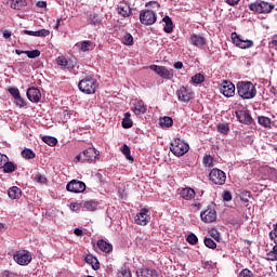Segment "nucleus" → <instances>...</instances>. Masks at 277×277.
<instances>
[{"label": "nucleus", "mask_w": 277, "mask_h": 277, "mask_svg": "<svg viewBox=\"0 0 277 277\" xmlns=\"http://www.w3.org/2000/svg\"><path fill=\"white\" fill-rule=\"evenodd\" d=\"M209 235L210 237H212V239H215V241H220V232H217V229L215 228L210 229Z\"/></svg>", "instance_id": "nucleus-46"}, {"label": "nucleus", "mask_w": 277, "mask_h": 277, "mask_svg": "<svg viewBox=\"0 0 277 277\" xmlns=\"http://www.w3.org/2000/svg\"><path fill=\"white\" fill-rule=\"evenodd\" d=\"M180 196L184 200H194L196 198V192L192 187H186L180 192Z\"/></svg>", "instance_id": "nucleus-20"}, {"label": "nucleus", "mask_w": 277, "mask_h": 277, "mask_svg": "<svg viewBox=\"0 0 277 277\" xmlns=\"http://www.w3.org/2000/svg\"><path fill=\"white\" fill-rule=\"evenodd\" d=\"M117 14L123 18L129 17L132 14L131 6L127 2H120L117 6Z\"/></svg>", "instance_id": "nucleus-17"}, {"label": "nucleus", "mask_w": 277, "mask_h": 277, "mask_svg": "<svg viewBox=\"0 0 277 277\" xmlns=\"http://www.w3.org/2000/svg\"><path fill=\"white\" fill-rule=\"evenodd\" d=\"M223 200H225V202H230L233 200V195L230 194V192H225L223 194Z\"/></svg>", "instance_id": "nucleus-55"}, {"label": "nucleus", "mask_w": 277, "mask_h": 277, "mask_svg": "<svg viewBox=\"0 0 277 277\" xmlns=\"http://www.w3.org/2000/svg\"><path fill=\"white\" fill-rule=\"evenodd\" d=\"M249 9L255 14H269L274 10V4L266 1H256L249 4Z\"/></svg>", "instance_id": "nucleus-4"}, {"label": "nucleus", "mask_w": 277, "mask_h": 277, "mask_svg": "<svg viewBox=\"0 0 277 277\" xmlns=\"http://www.w3.org/2000/svg\"><path fill=\"white\" fill-rule=\"evenodd\" d=\"M3 172H5L6 174H10L12 172H14V170H16V166H14V163L9 162V160L4 163V166L2 167Z\"/></svg>", "instance_id": "nucleus-36"}, {"label": "nucleus", "mask_w": 277, "mask_h": 277, "mask_svg": "<svg viewBox=\"0 0 277 277\" xmlns=\"http://www.w3.org/2000/svg\"><path fill=\"white\" fill-rule=\"evenodd\" d=\"M237 93L240 98L250 100L256 96V87L250 81H240L237 83Z\"/></svg>", "instance_id": "nucleus-1"}, {"label": "nucleus", "mask_w": 277, "mask_h": 277, "mask_svg": "<svg viewBox=\"0 0 277 277\" xmlns=\"http://www.w3.org/2000/svg\"><path fill=\"white\" fill-rule=\"evenodd\" d=\"M56 64H58L61 68H66L67 70H72V68H75V64L71 62H68V60H66V57L64 56H58L56 58Z\"/></svg>", "instance_id": "nucleus-22"}, {"label": "nucleus", "mask_w": 277, "mask_h": 277, "mask_svg": "<svg viewBox=\"0 0 277 277\" xmlns=\"http://www.w3.org/2000/svg\"><path fill=\"white\" fill-rule=\"evenodd\" d=\"M25 55H27L29 60H36V57H40V51L39 50L25 51Z\"/></svg>", "instance_id": "nucleus-39"}, {"label": "nucleus", "mask_w": 277, "mask_h": 277, "mask_svg": "<svg viewBox=\"0 0 277 277\" xmlns=\"http://www.w3.org/2000/svg\"><path fill=\"white\" fill-rule=\"evenodd\" d=\"M78 88L83 94H95L98 89V81L92 76H87L79 82Z\"/></svg>", "instance_id": "nucleus-2"}, {"label": "nucleus", "mask_w": 277, "mask_h": 277, "mask_svg": "<svg viewBox=\"0 0 277 277\" xmlns=\"http://www.w3.org/2000/svg\"><path fill=\"white\" fill-rule=\"evenodd\" d=\"M203 166H206V168H213V158L211 156H205Z\"/></svg>", "instance_id": "nucleus-44"}, {"label": "nucleus", "mask_w": 277, "mask_h": 277, "mask_svg": "<svg viewBox=\"0 0 277 277\" xmlns=\"http://www.w3.org/2000/svg\"><path fill=\"white\" fill-rule=\"evenodd\" d=\"M42 140L48 146H55L57 144V138L53 136H43Z\"/></svg>", "instance_id": "nucleus-37"}, {"label": "nucleus", "mask_w": 277, "mask_h": 277, "mask_svg": "<svg viewBox=\"0 0 277 277\" xmlns=\"http://www.w3.org/2000/svg\"><path fill=\"white\" fill-rule=\"evenodd\" d=\"M209 176L214 185H224L226 183V173L220 169H212Z\"/></svg>", "instance_id": "nucleus-9"}, {"label": "nucleus", "mask_w": 277, "mask_h": 277, "mask_svg": "<svg viewBox=\"0 0 277 277\" xmlns=\"http://www.w3.org/2000/svg\"><path fill=\"white\" fill-rule=\"evenodd\" d=\"M8 196L11 198V200H18L23 196V192L21 188L12 186L9 188Z\"/></svg>", "instance_id": "nucleus-24"}, {"label": "nucleus", "mask_w": 277, "mask_h": 277, "mask_svg": "<svg viewBox=\"0 0 277 277\" xmlns=\"http://www.w3.org/2000/svg\"><path fill=\"white\" fill-rule=\"evenodd\" d=\"M25 6H27V0H12L11 2L13 10H23Z\"/></svg>", "instance_id": "nucleus-30"}, {"label": "nucleus", "mask_w": 277, "mask_h": 277, "mask_svg": "<svg viewBox=\"0 0 277 277\" xmlns=\"http://www.w3.org/2000/svg\"><path fill=\"white\" fill-rule=\"evenodd\" d=\"M217 129H219V132L223 133L224 135H226V133H228L229 131L228 126L226 124H219Z\"/></svg>", "instance_id": "nucleus-53"}, {"label": "nucleus", "mask_w": 277, "mask_h": 277, "mask_svg": "<svg viewBox=\"0 0 277 277\" xmlns=\"http://www.w3.org/2000/svg\"><path fill=\"white\" fill-rule=\"evenodd\" d=\"M189 42L194 47H198V49H202V47L207 44V39H205V37L200 35H192L189 38Z\"/></svg>", "instance_id": "nucleus-19"}, {"label": "nucleus", "mask_w": 277, "mask_h": 277, "mask_svg": "<svg viewBox=\"0 0 277 277\" xmlns=\"http://www.w3.org/2000/svg\"><path fill=\"white\" fill-rule=\"evenodd\" d=\"M26 95L31 103H40V98H42V93L37 88H29Z\"/></svg>", "instance_id": "nucleus-16"}, {"label": "nucleus", "mask_w": 277, "mask_h": 277, "mask_svg": "<svg viewBox=\"0 0 277 277\" xmlns=\"http://www.w3.org/2000/svg\"><path fill=\"white\" fill-rule=\"evenodd\" d=\"M272 44H274V47H277V34L273 36Z\"/></svg>", "instance_id": "nucleus-64"}, {"label": "nucleus", "mask_w": 277, "mask_h": 277, "mask_svg": "<svg viewBox=\"0 0 277 277\" xmlns=\"http://www.w3.org/2000/svg\"><path fill=\"white\" fill-rule=\"evenodd\" d=\"M149 69L156 72L161 79L170 80L174 77V69L166 66L150 65Z\"/></svg>", "instance_id": "nucleus-7"}, {"label": "nucleus", "mask_w": 277, "mask_h": 277, "mask_svg": "<svg viewBox=\"0 0 277 277\" xmlns=\"http://www.w3.org/2000/svg\"><path fill=\"white\" fill-rule=\"evenodd\" d=\"M269 238L272 241L277 242V223L275 224L274 230L269 233Z\"/></svg>", "instance_id": "nucleus-51"}, {"label": "nucleus", "mask_w": 277, "mask_h": 277, "mask_svg": "<svg viewBox=\"0 0 277 277\" xmlns=\"http://www.w3.org/2000/svg\"><path fill=\"white\" fill-rule=\"evenodd\" d=\"M146 8H159L157 1H149L146 3Z\"/></svg>", "instance_id": "nucleus-56"}, {"label": "nucleus", "mask_w": 277, "mask_h": 277, "mask_svg": "<svg viewBox=\"0 0 277 277\" xmlns=\"http://www.w3.org/2000/svg\"><path fill=\"white\" fill-rule=\"evenodd\" d=\"M85 263L92 265L93 269H98L101 267V265L98 264V260L93 255H87Z\"/></svg>", "instance_id": "nucleus-31"}, {"label": "nucleus", "mask_w": 277, "mask_h": 277, "mask_svg": "<svg viewBox=\"0 0 277 277\" xmlns=\"http://www.w3.org/2000/svg\"><path fill=\"white\" fill-rule=\"evenodd\" d=\"M3 38H5V39L12 38V32L10 30H4L3 31Z\"/></svg>", "instance_id": "nucleus-62"}, {"label": "nucleus", "mask_w": 277, "mask_h": 277, "mask_svg": "<svg viewBox=\"0 0 277 277\" xmlns=\"http://www.w3.org/2000/svg\"><path fill=\"white\" fill-rule=\"evenodd\" d=\"M89 23H91V25H98V23H101V18H98V15L92 14L89 17Z\"/></svg>", "instance_id": "nucleus-47"}, {"label": "nucleus", "mask_w": 277, "mask_h": 277, "mask_svg": "<svg viewBox=\"0 0 277 277\" xmlns=\"http://www.w3.org/2000/svg\"><path fill=\"white\" fill-rule=\"evenodd\" d=\"M159 124L162 127V129H170V127L174 124V121L171 117H163L160 119Z\"/></svg>", "instance_id": "nucleus-32"}, {"label": "nucleus", "mask_w": 277, "mask_h": 277, "mask_svg": "<svg viewBox=\"0 0 277 277\" xmlns=\"http://www.w3.org/2000/svg\"><path fill=\"white\" fill-rule=\"evenodd\" d=\"M97 248H100V250L102 252H106V253H109V252H111V250H114V247L111 246V243H109L105 240H98Z\"/></svg>", "instance_id": "nucleus-26"}, {"label": "nucleus", "mask_w": 277, "mask_h": 277, "mask_svg": "<svg viewBox=\"0 0 277 277\" xmlns=\"http://www.w3.org/2000/svg\"><path fill=\"white\" fill-rule=\"evenodd\" d=\"M9 93L11 94V96H13V98H15V101L21 96V91H18V89L16 88H10Z\"/></svg>", "instance_id": "nucleus-48"}, {"label": "nucleus", "mask_w": 277, "mask_h": 277, "mask_svg": "<svg viewBox=\"0 0 277 277\" xmlns=\"http://www.w3.org/2000/svg\"><path fill=\"white\" fill-rule=\"evenodd\" d=\"M140 21L142 25H155L157 23V14L155 11L146 10L140 14Z\"/></svg>", "instance_id": "nucleus-10"}, {"label": "nucleus", "mask_w": 277, "mask_h": 277, "mask_svg": "<svg viewBox=\"0 0 277 277\" xmlns=\"http://www.w3.org/2000/svg\"><path fill=\"white\" fill-rule=\"evenodd\" d=\"M186 241H188L190 246H196V243H198V237L195 234H190L187 236Z\"/></svg>", "instance_id": "nucleus-45"}, {"label": "nucleus", "mask_w": 277, "mask_h": 277, "mask_svg": "<svg viewBox=\"0 0 277 277\" xmlns=\"http://www.w3.org/2000/svg\"><path fill=\"white\" fill-rule=\"evenodd\" d=\"M171 153L175 155V157H183L189 150V145L183 142L181 138H175L171 143L170 147Z\"/></svg>", "instance_id": "nucleus-5"}, {"label": "nucleus", "mask_w": 277, "mask_h": 277, "mask_svg": "<svg viewBox=\"0 0 277 277\" xmlns=\"http://www.w3.org/2000/svg\"><path fill=\"white\" fill-rule=\"evenodd\" d=\"M239 277H254L252 271L245 268L239 273Z\"/></svg>", "instance_id": "nucleus-49"}, {"label": "nucleus", "mask_w": 277, "mask_h": 277, "mask_svg": "<svg viewBox=\"0 0 277 277\" xmlns=\"http://www.w3.org/2000/svg\"><path fill=\"white\" fill-rule=\"evenodd\" d=\"M80 207H79V203H71L70 205V210L71 211H79Z\"/></svg>", "instance_id": "nucleus-58"}, {"label": "nucleus", "mask_w": 277, "mask_h": 277, "mask_svg": "<svg viewBox=\"0 0 277 277\" xmlns=\"http://www.w3.org/2000/svg\"><path fill=\"white\" fill-rule=\"evenodd\" d=\"M24 34L26 36H35V38H47V36H49V34H51V31H49L47 29H40V30H37V31L24 30Z\"/></svg>", "instance_id": "nucleus-23"}, {"label": "nucleus", "mask_w": 277, "mask_h": 277, "mask_svg": "<svg viewBox=\"0 0 277 277\" xmlns=\"http://www.w3.org/2000/svg\"><path fill=\"white\" fill-rule=\"evenodd\" d=\"M15 103L17 107H25L27 105V102H25V100L21 97V95L17 98H15Z\"/></svg>", "instance_id": "nucleus-52"}, {"label": "nucleus", "mask_w": 277, "mask_h": 277, "mask_svg": "<svg viewBox=\"0 0 277 277\" xmlns=\"http://www.w3.org/2000/svg\"><path fill=\"white\" fill-rule=\"evenodd\" d=\"M221 94L225 95L227 98L235 96V84L230 81H223L220 87Z\"/></svg>", "instance_id": "nucleus-13"}, {"label": "nucleus", "mask_w": 277, "mask_h": 277, "mask_svg": "<svg viewBox=\"0 0 277 277\" xmlns=\"http://www.w3.org/2000/svg\"><path fill=\"white\" fill-rule=\"evenodd\" d=\"M193 83H202L205 81V76L201 74H196L195 76L192 77Z\"/></svg>", "instance_id": "nucleus-43"}, {"label": "nucleus", "mask_w": 277, "mask_h": 277, "mask_svg": "<svg viewBox=\"0 0 277 277\" xmlns=\"http://www.w3.org/2000/svg\"><path fill=\"white\" fill-rule=\"evenodd\" d=\"M236 118L243 124H252V116L247 110H237Z\"/></svg>", "instance_id": "nucleus-18"}, {"label": "nucleus", "mask_w": 277, "mask_h": 277, "mask_svg": "<svg viewBox=\"0 0 277 277\" xmlns=\"http://www.w3.org/2000/svg\"><path fill=\"white\" fill-rule=\"evenodd\" d=\"M123 129H131L133 127V120H131V114L126 113L124 118L122 119Z\"/></svg>", "instance_id": "nucleus-33"}, {"label": "nucleus", "mask_w": 277, "mask_h": 277, "mask_svg": "<svg viewBox=\"0 0 277 277\" xmlns=\"http://www.w3.org/2000/svg\"><path fill=\"white\" fill-rule=\"evenodd\" d=\"M137 277H157V272L149 268H141L136 271Z\"/></svg>", "instance_id": "nucleus-25"}, {"label": "nucleus", "mask_w": 277, "mask_h": 277, "mask_svg": "<svg viewBox=\"0 0 277 277\" xmlns=\"http://www.w3.org/2000/svg\"><path fill=\"white\" fill-rule=\"evenodd\" d=\"M162 21L166 24L163 28L166 34H172L174 29V24H172V18H170V16H164Z\"/></svg>", "instance_id": "nucleus-29"}, {"label": "nucleus", "mask_w": 277, "mask_h": 277, "mask_svg": "<svg viewBox=\"0 0 277 277\" xmlns=\"http://www.w3.org/2000/svg\"><path fill=\"white\" fill-rule=\"evenodd\" d=\"M174 68H176V70H181V68H183V63L182 62H176L174 63Z\"/></svg>", "instance_id": "nucleus-59"}, {"label": "nucleus", "mask_w": 277, "mask_h": 277, "mask_svg": "<svg viewBox=\"0 0 277 277\" xmlns=\"http://www.w3.org/2000/svg\"><path fill=\"white\" fill-rule=\"evenodd\" d=\"M205 246L207 248H210L211 250H214V248H217V245L215 243V241L211 238H206L205 239Z\"/></svg>", "instance_id": "nucleus-42"}, {"label": "nucleus", "mask_w": 277, "mask_h": 277, "mask_svg": "<svg viewBox=\"0 0 277 277\" xmlns=\"http://www.w3.org/2000/svg\"><path fill=\"white\" fill-rule=\"evenodd\" d=\"M82 209H85V211H96V201L89 200L82 202Z\"/></svg>", "instance_id": "nucleus-34"}, {"label": "nucleus", "mask_w": 277, "mask_h": 277, "mask_svg": "<svg viewBox=\"0 0 277 277\" xmlns=\"http://www.w3.org/2000/svg\"><path fill=\"white\" fill-rule=\"evenodd\" d=\"M132 111L136 115L140 116L146 111V106L144 102L142 101H134Z\"/></svg>", "instance_id": "nucleus-21"}, {"label": "nucleus", "mask_w": 277, "mask_h": 277, "mask_svg": "<svg viewBox=\"0 0 277 277\" xmlns=\"http://www.w3.org/2000/svg\"><path fill=\"white\" fill-rule=\"evenodd\" d=\"M101 153L96 148H88L74 158V163H85V161H96Z\"/></svg>", "instance_id": "nucleus-3"}, {"label": "nucleus", "mask_w": 277, "mask_h": 277, "mask_svg": "<svg viewBox=\"0 0 277 277\" xmlns=\"http://www.w3.org/2000/svg\"><path fill=\"white\" fill-rule=\"evenodd\" d=\"M37 8H47V2L45 1H38L37 2Z\"/></svg>", "instance_id": "nucleus-63"}, {"label": "nucleus", "mask_w": 277, "mask_h": 277, "mask_svg": "<svg viewBox=\"0 0 277 277\" xmlns=\"http://www.w3.org/2000/svg\"><path fill=\"white\" fill-rule=\"evenodd\" d=\"M122 155H124L126 159H128V161H133V157L131 156V149L129 148L128 145H123L120 148Z\"/></svg>", "instance_id": "nucleus-35"}, {"label": "nucleus", "mask_w": 277, "mask_h": 277, "mask_svg": "<svg viewBox=\"0 0 277 277\" xmlns=\"http://www.w3.org/2000/svg\"><path fill=\"white\" fill-rule=\"evenodd\" d=\"M258 122L259 124H261V127H264L265 129H272V124H274V121H272L271 118L265 116H260L258 118Z\"/></svg>", "instance_id": "nucleus-27"}, {"label": "nucleus", "mask_w": 277, "mask_h": 277, "mask_svg": "<svg viewBox=\"0 0 277 277\" xmlns=\"http://www.w3.org/2000/svg\"><path fill=\"white\" fill-rule=\"evenodd\" d=\"M118 277H132L131 276V269L127 268V267H122L119 272H118Z\"/></svg>", "instance_id": "nucleus-41"}, {"label": "nucleus", "mask_w": 277, "mask_h": 277, "mask_svg": "<svg viewBox=\"0 0 277 277\" xmlns=\"http://www.w3.org/2000/svg\"><path fill=\"white\" fill-rule=\"evenodd\" d=\"M135 224L138 226H146L150 222V216L148 215V209L143 208L134 217Z\"/></svg>", "instance_id": "nucleus-12"}, {"label": "nucleus", "mask_w": 277, "mask_h": 277, "mask_svg": "<svg viewBox=\"0 0 277 277\" xmlns=\"http://www.w3.org/2000/svg\"><path fill=\"white\" fill-rule=\"evenodd\" d=\"M123 44L127 47H133V36H131V34H126L123 36Z\"/></svg>", "instance_id": "nucleus-40"}, {"label": "nucleus", "mask_w": 277, "mask_h": 277, "mask_svg": "<svg viewBox=\"0 0 277 277\" xmlns=\"http://www.w3.org/2000/svg\"><path fill=\"white\" fill-rule=\"evenodd\" d=\"M179 101L182 103H189L194 98V93L189 91V89L182 87L180 90L176 92Z\"/></svg>", "instance_id": "nucleus-14"}, {"label": "nucleus", "mask_w": 277, "mask_h": 277, "mask_svg": "<svg viewBox=\"0 0 277 277\" xmlns=\"http://www.w3.org/2000/svg\"><path fill=\"white\" fill-rule=\"evenodd\" d=\"M232 41L235 47H238V49H252V47H254V41L245 39L237 32H232Z\"/></svg>", "instance_id": "nucleus-6"}, {"label": "nucleus", "mask_w": 277, "mask_h": 277, "mask_svg": "<svg viewBox=\"0 0 277 277\" xmlns=\"http://www.w3.org/2000/svg\"><path fill=\"white\" fill-rule=\"evenodd\" d=\"M201 220L202 222H206V224H211V222L217 220V213L213 209H207L201 212Z\"/></svg>", "instance_id": "nucleus-15"}, {"label": "nucleus", "mask_w": 277, "mask_h": 277, "mask_svg": "<svg viewBox=\"0 0 277 277\" xmlns=\"http://www.w3.org/2000/svg\"><path fill=\"white\" fill-rule=\"evenodd\" d=\"M92 47V42L90 41H83L81 43V51H83L85 53V51H90V48Z\"/></svg>", "instance_id": "nucleus-50"}, {"label": "nucleus", "mask_w": 277, "mask_h": 277, "mask_svg": "<svg viewBox=\"0 0 277 277\" xmlns=\"http://www.w3.org/2000/svg\"><path fill=\"white\" fill-rule=\"evenodd\" d=\"M66 189L72 194H83V192H85V183L72 180L67 184Z\"/></svg>", "instance_id": "nucleus-11"}, {"label": "nucleus", "mask_w": 277, "mask_h": 277, "mask_svg": "<svg viewBox=\"0 0 277 277\" xmlns=\"http://www.w3.org/2000/svg\"><path fill=\"white\" fill-rule=\"evenodd\" d=\"M74 234L77 236V237H81V235H83V230L82 229H79V228H76L74 230Z\"/></svg>", "instance_id": "nucleus-61"}, {"label": "nucleus", "mask_w": 277, "mask_h": 277, "mask_svg": "<svg viewBox=\"0 0 277 277\" xmlns=\"http://www.w3.org/2000/svg\"><path fill=\"white\" fill-rule=\"evenodd\" d=\"M266 261H277V241H274L273 249L266 253Z\"/></svg>", "instance_id": "nucleus-28"}, {"label": "nucleus", "mask_w": 277, "mask_h": 277, "mask_svg": "<svg viewBox=\"0 0 277 277\" xmlns=\"http://www.w3.org/2000/svg\"><path fill=\"white\" fill-rule=\"evenodd\" d=\"M37 181H38V183H47V177H44L42 175H38Z\"/></svg>", "instance_id": "nucleus-60"}, {"label": "nucleus", "mask_w": 277, "mask_h": 277, "mask_svg": "<svg viewBox=\"0 0 277 277\" xmlns=\"http://www.w3.org/2000/svg\"><path fill=\"white\" fill-rule=\"evenodd\" d=\"M13 259L17 265H29L30 261L32 260L31 253L27 250L16 251Z\"/></svg>", "instance_id": "nucleus-8"}, {"label": "nucleus", "mask_w": 277, "mask_h": 277, "mask_svg": "<svg viewBox=\"0 0 277 277\" xmlns=\"http://www.w3.org/2000/svg\"><path fill=\"white\" fill-rule=\"evenodd\" d=\"M22 157L24 159H34V157H36V154L31 149H24L22 151Z\"/></svg>", "instance_id": "nucleus-38"}, {"label": "nucleus", "mask_w": 277, "mask_h": 277, "mask_svg": "<svg viewBox=\"0 0 277 277\" xmlns=\"http://www.w3.org/2000/svg\"><path fill=\"white\" fill-rule=\"evenodd\" d=\"M240 0H225V3H227V5H237V3H239Z\"/></svg>", "instance_id": "nucleus-57"}, {"label": "nucleus", "mask_w": 277, "mask_h": 277, "mask_svg": "<svg viewBox=\"0 0 277 277\" xmlns=\"http://www.w3.org/2000/svg\"><path fill=\"white\" fill-rule=\"evenodd\" d=\"M6 161H10L8 156L0 154V170L3 168V166H5Z\"/></svg>", "instance_id": "nucleus-54"}]
</instances>
